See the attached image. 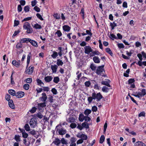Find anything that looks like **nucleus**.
Wrapping results in <instances>:
<instances>
[{"label":"nucleus","mask_w":146,"mask_h":146,"mask_svg":"<svg viewBox=\"0 0 146 146\" xmlns=\"http://www.w3.org/2000/svg\"><path fill=\"white\" fill-rule=\"evenodd\" d=\"M104 65L100 66L97 67L96 73L98 75H101L103 72H105L104 70Z\"/></svg>","instance_id":"nucleus-1"},{"label":"nucleus","mask_w":146,"mask_h":146,"mask_svg":"<svg viewBox=\"0 0 146 146\" xmlns=\"http://www.w3.org/2000/svg\"><path fill=\"white\" fill-rule=\"evenodd\" d=\"M92 96L94 97V100L96 99L97 101H100L103 98L102 95L100 92L97 94L95 92L93 93L92 94Z\"/></svg>","instance_id":"nucleus-2"},{"label":"nucleus","mask_w":146,"mask_h":146,"mask_svg":"<svg viewBox=\"0 0 146 146\" xmlns=\"http://www.w3.org/2000/svg\"><path fill=\"white\" fill-rule=\"evenodd\" d=\"M37 124V120L35 118H31L29 122V124L31 127L34 128L36 126Z\"/></svg>","instance_id":"nucleus-3"},{"label":"nucleus","mask_w":146,"mask_h":146,"mask_svg":"<svg viewBox=\"0 0 146 146\" xmlns=\"http://www.w3.org/2000/svg\"><path fill=\"white\" fill-rule=\"evenodd\" d=\"M59 126H61V125H58L56 127V129H57V131H58V132L59 135H63L66 133V129H64L62 128H61L58 129H57V127Z\"/></svg>","instance_id":"nucleus-4"},{"label":"nucleus","mask_w":146,"mask_h":146,"mask_svg":"<svg viewBox=\"0 0 146 146\" xmlns=\"http://www.w3.org/2000/svg\"><path fill=\"white\" fill-rule=\"evenodd\" d=\"M84 53L85 54H88L90 52H92L93 51L91 47L89 46H86L84 47Z\"/></svg>","instance_id":"nucleus-5"},{"label":"nucleus","mask_w":146,"mask_h":146,"mask_svg":"<svg viewBox=\"0 0 146 146\" xmlns=\"http://www.w3.org/2000/svg\"><path fill=\"white\" fill-rule=\"evenodd\" d=\"M33 67L30 66L28 68L26 69L25 71V72L26 74H31L33 73Z\"/></svg>","instance_id":"nucleus-6"},{"label":"nucleus","mask_w":146,"mask_h":146,"mask_svg":"<svg viewBox=\"0 0 146 146\" xmlns=\"http://www.w3.org/2000/svg\"><path fill=\"white\" fill-rule=\"evenodd\" d=\"M135 81L134 79H130L128 80V83L129 86L131 88H134L135 87V85L133 83Z\"/></svg>","instance_id":"nucleus-7"},{"label":"nucleus","mask_w":146,"mask_h":146,"mask_svg":"<svg viewBox=\"0 0 146 146\" xmlns=\"http://www.w3.org/2000/svg\"><path fill=\"white\" fill-rule=\"evenodd\" d=\"M12 64L15 66L19 67L21 65V61L20 60L17 61L15 60H14L12 61Z\"/></svg>","instance_id":"nucleus-8"},{"label":"nucleus","mask_w":146,"mask_h":146,"mask_svg":"<svg viewBox=\"0 0 146 146\" xmlns=\"http://www.w3.org/2000/svg\"><path fill=\"white\" fill-rule=\"evenodd\" d=\"M25 95V93L23 92H19L16 93V96L17 98H20L23 97Z\"/></svg>","instance_id":"nucleus-9"},{"label":"nucleus","mask_w":146,"mask_h":146,"mask_svg":"<svg viewBox=\"0 0 146 146\" xmlns=\"http://www.w3.org/2000/svg\"><path fill=\"white\" fill-rule=\"evenodd\" d=\"M42 96L40 98V99L43 102H45L47 99V97L46 93L43 92L42 94Z\"/></svg>","instance_id":"nucleus-10"},{"label":"nucleus","mask_w":146,"mask_h":146,"mask_svg":"<svg viewBox=\"0 0 146 146\" xmlns=\"http://www.w3.org/2000/svg\"><path fill=\"white\" fill-rule=\"evenodd\" d=\"M110 81L106 79L105 81H102L101 83L102 84L105 85L108 87H110L111 86L110 84Z\"/></svg>","instance_id":"nucleus-11"},{"label":"nucleus","mask_w":146,"mask_h":146,"mask_svg":"<svg viewBox=\"0 0 146 146\" xmlns=\"http://www.w3.org/2000/svg\"><path fill=\"white\" fill-rule=\"evenodd\" d=\"M8 105L9 107L11 109H14L15 108V105L12 100H10L8 101Z\"/></svg>","instance_id":"nucleus-12"},{"label":"nucleus","mask_w":146,"mask_h":146,"mask_svg":"<svg viewBox=\"0 0 146 146\" xmlns=\"http://www.w3.org/2000/svg\"><path fill=\"white\" fill-rule=\"evenodd\" d=\"M51 69L52 70V72L56 73L57 71L58 66L57 65L55 64L54 65H51Z\"/></svg>","instance_id":"nucleus-13"},{"label":"nucleus","mask_w":146,"mask_h":146,"mask_svg":"<svg viewBox=\"0 0 146 146\" xmlns=\"http://www.w3.org/2000/svg\"><path fill=\"white\" fill-rule=\"evenodd\" d=\"M53 79L52 76H47L45 77L44 80L45 81L47 82H48L51 81Z\"/></svg>","instance_id":"nucleus-14"},{"label":"nucleus","mask_w":146,"mask_h":146,"mask_svg":"<svg viewBox=\"0 0 146 146\" xmlns=\"http://www.w3.org/2000/svg\"><path fill=\"white\" fill-rule=\"evenodd\" d=\"M135 146H146V145L141 141L136 142L134 144Z\"/></svg>","instance_id":"nucleus-15"},{"label":"nucleus","mask_w":146,"mask_h":146,"mask_svg":"<svg viewBox=\"0 0 146 146\" xmlns=\"http://www.w3.org/2000/svg\"><path fill=\"white\" fill-rule=\"evenodd\" d=\"M31 27L30 24L28 22H25L23 26V28L25 29H28Z\"/></svg>","instance_id":"nucleus-16"},{"label":"nucleus","mask_w":146,"mask_h":146,"mask_svg":"<svg viewBox=\"0 0 146 146\" xmlns=\"http://www.w3.org/2000/svg\"><path fill=\"white\" fill-rule=\"evenodd\" d=\"M52 143H54L56 145H59L60 143V141L59 139L56 138L55 139V140Z\"/></svg>","instance_id":"nucleus-17"},{"label":"nucleus","mask_w":146,"mask_h":146,"mask_svg":"<svg viewBox=\"0 0 146 146\" xmlns=\"http://www.w3.org/2000/svg\"><path fill=\"white\" fill-rule=\"evenodd\" d=\"M63 29L65 31L69 32L70 29V27L67 25H64L63 27Z\"/></svg>","instance_id":"nucleus-18"},{"label":"nucleus","mask_w":146,"mask_h":146,"mask_svg":"<svg viewBox=\"0 0 146 146\" xmlns=\"http://www.w3.org/2000/svg\"><path fill=\"white\" fill-rule=\"evenodd\" d=\"M30 42L33 46L36 47H38V45L37 43L35 40L31 39V41H30Z\"/></svg>","instance_id":"nucleus-19"},{"label":"nucleus","mask_w":146,"mask_h":146,"mask_svg":"<svg viewBox=\"0 0 146 146\" xmlns=\"http://www.w3.org/2000/svg\"><path fill=\"white\" fill-rule=\"evenodd\" d=\"M85 117V116H84L82 113H80L79 116V120L80 121L82 122L84 120Z\"/></svg>","instance_id":"nucleus-20"},{"label":"nucleus","mask_w":146,"mask_h":146,"mask_svg":"<svg viewBox=\"0 0 146 146\" xmlns=\"http://www.w3.org/2000/svg\"><path fill=\"white\" fill-rule=\"evenodd\" d=\"M31 52L29 53L28 54L27 57V67L28 66L29 64L31 57Z\"/></svg>","instance_id":"nucleus-21"},{"label":"nucleus","mask_w":146,"mask_h":146,"mask_svg":"<svg viewBox=\"0 0 146 146\" xmlns=\"http://www.w3.org/2000/svg\"><path fill=\"white\" fill-rule=\"evenodd\" d=\"M31 39L29 38H23L21 39V42L25 43L29 42L31 41Z\"/></svg>","instance_id":"nucleus-22"},{"label":"nucleus","mask_w":146,"mask_h":146,"mask_svg":"<svg viewBox=\"0 0 146 146\" xmlns=\"http://www.w3.org/2000/svg\"><path fill=\"white\" fill-rule=\"evenodd\" d=\"M63 62L61 60H60V59H57L56 63L57 66H62L63 65Z\"/></svg>","instance_id":"nucleus-23"},{"label":"nucleus","mask_w":146,"mask_h":146,"mask_svg":"<svg viewBox=\"0 0 146 146\" xmlns=\"http://www.w3.org/2000/svg\"><path fill=\"white\" fill-rule=\"evenodd\" d=\"M93 60L95 63H99L100 62V60L98 57L97 56H94L93 58Z\"/></svg>","instance_id":"nucleus-24"},{"label":"nucleus","mask_w":146,"mask_h":146,"mask_svg":"<svg viewBox=\"0 0 146 146\" xmlns=\"http://www.w3.org/2000/svg\"><path fill=\"white\" fill-rule=\"evenodd\" d=\"M22 132L23 137L24 138H27L28 137V134L26 133L24 130H23L22 131H21Z\"/></svg>","instance_id":"nucleus-25"},{"label":"nucleus","mask_w":146,"mask_h":146,"mask_svg":"<svg viewBox=\"0 0 146 146\" xmlns=\"http://www.w3.org/2000/svg\"><path fill=\"white\" fill-rule=\"evenodd\" d=\"M92 53L90 54V56H94V55H99L100 54V52L97 51H93L92 52Z\"/></svg>","instance_id":"nucleus-26"},{"label":"nucleus","mask_w":146,"mask_h":146,"mask_svg":"<svg viewBox=\"0 0 146 146\" xmlns=\"http://www.w3.org/2000/svg\"><path fill=\"white\" fill-rule=\"evenodd\" d=\"M91 112L92 111L90 110L87 109L84 111V114L86 115V116H88L91 113Z\"/></svg>","instance_id":"nucleus-27"},{"label":"nucleus","mask_w":146,"mask_h":146,"mask_svg":"<svg viewBox=\"0 0 146 146\" xmlns=\"http://www.w3.org/2000/svg\"><path fill=\"white\" fill-rule=\"evenodd\" d=\"M109 90V89L106 86H103V87L102 88V91L103 92L106 93L108 92Z\"/></svg>","instance_id":"nucleus-28"},{"label":"nucleus","mask_w":146,"mask_h":146,"mask_svg":"<svg viewBox=\"0 0 146 146\" xmlns=\"http://www.w3.org/2000/svg\"><path fill=\"white\" fill-rule=\"evenodd\" d=\"M9 93L11 95L14 96L16 95L15 91L13 90H10L8 91Z\"/></svg>","instance_id":"nucleus-29"},{"label":"nucleus","mask_w":146,"mask_h":146,"mask_svg":"<svg viewBox=\"0 0 146 146\" xmlns=\"http://www.w3.org/2000/svg\"><path fill=\"white\" fill-rule=\"evenodd\" d=\"M75 119L74 117H70L69 118L68 120V122L69 123H72L75 122Z\"/></svg>","instance_id":"nucleus-30"},{"label":"nucleus","mask_w":146,"mask_h":146,"mask_svg":"<svg viewBox=\"0 0 146 146\" xmlns=\"http://www.w3.org/2000/svg\"><path fill=\"white\" fill-rule=\"evenodd\" d=\"M58 56V53L55 51H54L53 54L51 55V57L54 59L56 58Z\"/></svg>","instance_id":"nucleus-31"},{"label":"nucleus","mask_w":146,"mask_h":146,"mask_svg":"<svg viewBox=\"0 0 146 146\" xmlns=\"http://www.w3.org/2000/svg\"><path fill=\"white\" fill-rule=\"evenodd\" d=\"M90 68L92 71H94L96 69L97 67L94 64H92L90 65Z\"/></svg>","instance_id":"nucleus-32"},{"label":"nucleus","mask_w":146,"mask_h":146,"mask_svg":"<svg viewBox=\"0 0 146 146\" xmlns=\"http://www.w3.org/2000/svg\"><path fill=\"white\" fill-rule=\"evenodd\" d=\"M82 125L83 127L86 128H89L88 124L86 122L82 123Z\"/></svg>","instance_id":"nucleus-33"},{"label":"nucleus","mask_w":146,"mask_h":146,"mask_svg":"<svg viewBox=\"0 0 146 146\" xmlns=\"http://www.w3.org/2000/svg\"><path fill=\"white\" fill-rule=\"evenodd\" d=\"M33 27L36 29H41L42 28L41 25L38 23L35 24Z\"/></svg>","instance_id":"nucleus-34"},{"label":"nucleus","mask_w":146,"mask_h":146,"mask_svg":"<svg viewBox=\"0 0 146 146\" xmlns=\"http://www.w3.org/2000/svg\"><path fill=\"white\" fill-rule=\"evenodd\" d=\"M21 42V41H20V42L18 43L16 46V48H21L23 47V44Z\"/></svg>","instance_id":"nucleus-35"},{"label":"nucleus","mask_w":146,"mask_h":146,"mask_svg":"<svg viewBox=\"0 0 146 146\" xmlns=\"http://www.w3.org/2000/svg\"><path fill=\"white\" fill-rule=\"evenodd\" d=\"M24 128L27 131H29L30 130V127L28 124H25L24 126Z\"/></svg>","instance_id":"nucleus-36"},{"label":"nucleus","mask_w":146,"mask_h":146,"mask_svg":"<svg viewBox=\"0 0 146 146\" xmlns=\"http://www.w3.org/2000/svg\"><path fill=\"white\" fill-rule=\"evenodd\" d=\"M80 138L81 139H82L83 141L84 140H86L88 139V137L86 135L84 134H81V137Z\"/></svg>","instance_id":"nucleus-37"},{"label":"nucleus","mask_w":146,"mask_h":146,"mask_svg":"<svg viewBox=\"0 0 146 146\" xmlns=\"http://www.w3.org/2000/svg\"><path fill=\"white\" fill-rule=\"evenodd\" d=\"M105 139V138L104 135H102L100 138V143H102L104 141Z\"/></svg>","instance_id":"nucleus-38"},{"label":"nucleus","mask_w":146,"mask_h":146,"mask_svg":"<svg viewBox=\"0 0 146 146\" xmlns=\"http://www.w3.org/2000/svg\"><path fill=\"white\" fill-rule=\"evenodd\" d=\"M60 81L59 78L58 76L55 77L54 78L53 82L55 83H57Z\"/></svg>","instance_id":"nucleus-39"},{"label":"nucleus","mask_w":146,"mask_h":146,"mask_svg":"<svg viewBox=\"0 0 146 146\" xmlns=\"http://www.w3.org/2000/svg\"><path fill=\"white\" fill-rule=\"evenodd\" d=\"M53 16L56 19H60V15H58V13H56L54 14Z\"/></svg>","instance_id":"nucleus-40"},{"label":"nucleus","mask_w":146,"mask_h":146,"mask_svg":"<svg viewBox=\"0 0 146 146\" xmlns=\"http://www.w3.org/2000/svg\"><path fill=\"white\" fill-rule=\"evenodd\" d=\"M38 106L42 108L46 106V102H43V103H39L38 104Z\"/></svg>","instance_id":"nucleus-41"},{"label":"nucleus","mask_w":146,"mask_h":146,"mask_svg":"<svg viewBox=\"0 0 146 146\" xmlns=\"http://www.w3.org/2000/svg\"><path fill=\"white\" fill-rule=\"evenodd\" d=\"M36 81L38 85H40L41 86V84H42L43 85H44V83L40 79H37Z\"/></svg>","instance_id":"nucleus-42"},{"label":"nucleus","mask_w":146,"mask_h":146,"mask_svg":"<svg viewBox=\"0 0 146 146\" xmlns=\"http://www.w3.org/2000/svg\"><path fill=\"white\" fill-rule=\"evenodd\" d=\"M60 141V142L64 144L67 145L68 144L67 141H66L64 138H62Z\"/></svg>","instance_id":"nucleus-43"},{"label":"nucleus","mask_w":146,"mask_h":146,"mask_svg":"<svg viewBox=\"0 0 146 146\" xmlns=\"http://www.w3.org/2000/svg\"><path fill=\"white\" fill-rule=\"evenodd\" d=\"M106 52L110 54L111 56H113V54L110 48H106Z\"/></svg>","instance_id":"nucleus-44"},{"label":"nucleus","mask_w":146,"mask_h":146,"mask_svg":"<svg viewBox=\"0 0 146 146\" xmlns=\"http://www.w3.org/2000/svg\"><path fill=\"white\" fill-rule=\"evenodd\" d=\"M110 26L111 27V29L113 30L114 29V27L117 26V24L114 22H113V23H110Z\"/></svg>","instance_id":"nucleus-45"},{"label":"nucleus","mask_w":146,"mask_h":146,"mask_svg":"<svg viewBox=\"0 0 146 146\" xmlns=\"http://www.w3.org/2000/svg\"><path fill=\"white\" fill-rule=\"evenodd\" d=\"M93 99H94V97L92 96V97H89L88 98V101L89 103L90 104L93 100Z\"/></svg>","instance_id":"nucleus-46"},{"label":"nucleus","mask_w":146,"mask_h":146,"mask_svg":"<svg viewBox=\"0 0 146 146\" xmlns=\"http://www.w3.org/2000/svg\"><path fill=\"white\" fill-rule=\"evenodd\" d=\"M55 34H57V36L58 37L61 36L62 35V33L60 30H57L55 33Z\"/></svg>","instance_id":"nucleus-47"},{"label":"nucleus","mask_w":146,"mask_h":146,"mask_svg":"<svg viewBox=\"0 0 146 146\" xmlns=\"http://www.w3.org/2000/svg\"><path fill=\"white\" fill-rule=\"evenodd\" d=\"M20 137L19 135H15V139L17 142H19L21 140Z\"/></svg>","instance_id":"nucleus-48"},{"label":"nucleus","mask_w":146,"mask_h":146,"mask_svg":"<svg viewBox=\"0 0 146 146\" xmlns=\"http://www.w3.org/2000/svg\"><path fill=\"white\" fill-rule=\"evenodd\" d=\"M29 84H25L23 86L24 88L26 90H27L29 89Z\"/></svg>","instance_id":"nucleus-49"},{"label":"nucleus","mask_w":146,"mask_h":146,"mask_svg":"<svg viewBox=\"0 0 146 146\" xmlns=\"http://www.w3.org/2000/svg\"><path fill=\"white\" fill-rule=\"evenodd\" d=\"M30 8L28 6H25L24 8V11L25 12H28L29 11Z\"/></svg>","instance_id":"nucleus-50"},{"label":"nucleus","mask_w":146,"mask_h":146,"mask_svg":"<svg viewBox=\"0 0 146 146\" xmlns=\"http://www.w3.org/2000/svg\"><path fill=\"white\" fill-rule=\"evenodd\" d=\"M76 126V124L75 123H72L70 125V127L72 129L75 128Z\"/></svg>","instance_id":"nucleus-51"},{"label":"nucleus","mask_w":146,"mask_h":146,"mask_svg":"<svg viewBox=\"0 0 146 146\" xmlns=\"http://www.w3.org/2000/svg\"><path fill=\"white\" fill-rule=\"evenodd\" d=\"M26 30H27L26 32L28 34L31 33L33 32L32 29L31 28V27H30V28H29L28 29H26Z\"/></svg>","instance_id":"nucleus-52"},{"label":"nucleus","mask_w":146,"mask_h":146,"mask_svg":"<svg viewBox=\"0 0 146 146\" xmlns=\"http://www.w3.org/2000/svg\"><path fill=\"white\" fill-rule=\"evenodd\" d=\"M37 108L35 107H33L32 109L30 110V112L32 113H34L36 111Z\"/></svg>","instance_id":"nucleus-53"},{"label":"nucleus","mask_w":146,"mask_h":146,"mask_svg":"<svg viewBox=\"0 0 146 146\" xmlns=\"http://www.w3.org/2000/svg\"><path fill=\"white\" fill-rule=\"evenodd\" d=\"M85 85L87 87H89L91 84V83L90 81H86L85 82Z\"/></svg>","instance_id":"nucleus-54"},{"label":"nucleus","mask_w":146,"mask_h":146,"mask_svg":"<svg viewBox=\"0 0 146 146\" xmlns=\"http://www.w3.org/2000/svg\"><path fill=\"white\" fill-rule=\"evenodd\" d=\"M141 92L142 95H140L141 96H143L146 94V90L145 89H142L141 91Z\"/></svg>","instance_id":"nucleus-55"},{"label":"nucleus","mask_w":146,"mask_h":146,"mask_svg":"<svg viewBox=\"0 0 146 146\" xmlns=\"http://www.w3.org/2000/svg\"><path fill=\"white\" fill-rule=\"evenodd\" d=\"M32 79L31 78H28L26 79V82L28 83H30L32 82Z\"/></svg>","instance_id":"nucleus-56"},{"label":"nucleus","mask_w":146,"mask_h":146,"mask_svg":"<svg viewBox=\"0 0 146 146\" xmlns=\"http://www.w3.org/2000/svg\"><path fill=\"white\" fill-rule=\"evenodd\" d=\"M36 16L37 17L41 20L42 21L43 20V18H42L41 16L39 13H37L36 14Z\"/></svg>","instance_id":"nucleus-57"},{"label":"nucleus","mask_w":146,"mask_h":146,"mask_svg":"<svg viewBox=\"0 0 146 146\" xmlns=\"http://www.w3.org/2000/svg\"><path fill=\"white\" fill-rule=\"evenodd\" d=\"M51 92H52V93H53L54 94L56 95L57 94V90L55 88H53L52 89Z\"/></svg>","instance_id":"nucleus-58"},{"label":"nucleus","mask_w":146,"mask_h":146,"mask_svg":"<svg viewBox=\"0 0 146 146\" xmlns=\"http://www.w3.org/2000/svg\"><path fill=\"white\" fill-rule=\"evenodd\" d=\"M36 116L38 118L41 119L43 117V115L40 113H38L36 114Z\"/></svg>","instance_id":"nucleus-59"},{"label":"nucleus","mask_w":146,"mask_h":146,"mask_svg":"<svg viewBox=\"0 0 146 146\" xmlns=\"http://www.w3.org/2000/svg\"><path fill=\"white\" fill-rule=\"evenodd\" d=\"M32 19L31 17H27L26 18L24 19L22 21V22H23L25 21H28L31 20Z\"/></svg>","instance_id":"nucleus-60"},{"label":"nucleus","mask_w":146,"mask_h":146,"mask_svg":"<svg viewBox=\"0 0 146 146\" xmlns=\"http://www.w3.org/2000/svg\"><path fill=\"white\" fill-rule=\"evenodd\" d=\"M133 51L132 50L130 51L129 52L127 51L126 54L129 56H130L133 54Z\"/></svg>","instance_id":"nucleus-61"},{"label":"nucleus","mask_w":146,"mask_h":146,"mask_svg":"<svg viewBox=\"0 0 146 146\" xmlns=\"http://www.w3.org/2000/svg\"><path fill=\"white\" fill-rule=\"evenodd\" d=\"M10 96L8 94H7L5 96V98L6 100L9 101V100H11L10 99Z\"/></svg>","instance_id":"nucleus-62"},{"label":"nucleus","mask_w":146,"mask_h":146,"mask_svg":"<svg viewBox=\"0 0 146 146\" xmlns=\"http://www.w3.org/2000/svg\"><path fill=\"white\" fill-rule=\"evenodd\" d=\"M34 9L37 12H39L40 11V9L38 7L36 6L34 8Z\"/></svg>","instance_id":"nucleus-63"},{"label":"nucleus","mask_w":146,"mask_h":146,"mask_svg":"<svg viewBox=\"0 0 146 146\" xmlns=\"http://www.w3.org/2000/svg\"><path fill=\"white\" fill-rule=\"evenodd\" d=\"M97 110V108L95 106H93L92 108V110L93 112H96Z\"/></svg>","instance_id":"nucleus-64"}]
</instances>
